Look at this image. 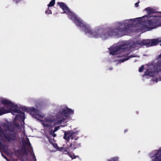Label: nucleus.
<instances>
[{
  "instance_id": "f257e3e1",
  "label": "nucleus",
  "mask_w": 161,
  "mask_h": 161,
  "mask_svg": "<svg viewBox=\"0 0 161 161\" xmlns=\"http://www.w3.org/2000/svg\"><path fill=\"white\" fill-rule=\"evenodd\" d=\"M77 26L84 29L85 33L90 34L92 37L96 38L101 37L103 39H106L109 36H119L121 37L127 35L131 31L132 25L127 24L124 27H118L114 29H110L106 32H101L99 30L92 31L90 27L88 25L86 24L82 20Z\"/></svg>"
},
{
  "instance_id": "f03ea898",
  "label": "nucleus",
  "mask_w": 161,
  "mask_h": 161,
  "mask_svg": "<svg viewBox=\"0 0 161 161\" xmlns=\"http://www.w3.org/2000/svg\"><path fill=\"white\" fill-rule=\"evenodd\" d=\"M129 44L126 43H124L121 44L119 45V46H117L114 47L110 50V53L112 55H116L122 52L123 54H121V57H124L125 58L123 59L120 60V61L121 62H123L125 61L128 60L130 58H133L134 57L133 55H130L129 56H128L129 53H126L125 52L131 48L130 47Z\"/></svg>"
},
{
  "instance_id": "7ed1b4c3",
  "label": "nucleus",
  "mask_w": 161,
  "mask_h": 161,
  "mask_svg": "<svg viewBox=\"0 0 161 161\" xmlns=\"http://www.w3.org/2000/svg\"><path fill=\"white\" fill-rule=\"evenodd\" d=\"M161 41L158 39L143 40L142 41L137 40L133 42L130 47L132 48L137 47L138 49L140 47L146 46L147 47L156 45L158 42H161Z\"/></svg>"
},
{
  "instance_id": "20e7f679",
  "label": "nucleus",
  "mask_w": 161,
  "mask_h": 161,
  "mask_svg": "<svg viewBox=\"0 0 161 161\" xmlns=\"http://www.w3.org/2000/svg\"><path fill=\"white\" fill-rule=\"evenodd\" d=\"M57 4L63 10V12L62 13H66L68 17L73 21L77 26L81 22L82 20L80 18L77 17L74 13L71 12L64 3L59 2L57 3Z\"/></svg>"
},
{
  "instance_id": "39448f33",
  "label": "nucleus",
  "mask_w": 161,
  "mask_h": 161,
  "mask_svg": "<svg viewBox=\"0 0 161 161\" xmlns=\"http://www.w3.org/2000/svg\"><path fill=\"white\" fill-rule=\"evenodd\" d=\"M152 19L145 21L146 27L149 30H152L157 27L161 26V16H152Z\"/></svg>"
},
{
  "instance_id": "423d86ee",
  "label": "nucleus",
  "mask_w": 161,
  "mask_h": 161,
  "mask_svg": "<svg viewBox=\"0 0 161 161\" xmlns=\"http://www.w3.org/2000/svg\"><path fill=\"white\" fill-rule=\"evenodd\" d=\"M69 114H73L74 111L68 108L63 109L61 111H60L57 114V118L59 120V122L61 123L64 122L66 119L70 118Z\"/></svg>"
},
{
  "instance_id": "0eeeda50",
  "label": "nucleus",
  "mask_w": 161,
  "mask_h": 161,
  "mask_svg": "<svg viewBox=\"0 0 161 161\" xmlns=\"http://www.w3.org/2000/svg\"><path fill=\"white\" fill-rule=\"evenodd\" d=\"M1 102L7 109L3 107L0 108V115L10 112L12 108H14L15 107H17L16 105H14L10 101L7 99L3 100Z\"/></svg>"
},
{
  "instance_id": "6e6552de",
  "label": "nucleus",
  "mask_w": 161,
  "mask_h": 161,
  "mask_svg": "<svg viewBox=\"0 0 161 161\" xmlns=\"http://www.w3.org/2000/svg\"><path fill=\"white\" fill-rule=\"evenodd\" d=\"M20 108L23 111L30 113L32 116L35 118H37L39 116L38 114V110L34 108H30L22 106Z\"/></svg>"
},
{
  "instance_id": "1a4fd4ad",
  "label": "nucleus",
  "mask_w": 161,
  "mask_h": 161,
  "mask_svg": "<svg viewBox=\"0 0 161 161\" xmlns=\"http://www.w3.org/2000/svg\"><path fill=\"white\" fill-rule=\"evenodd\" d=\"M14 130V129H12L9 131L11 133L6 134V135H4V137L8 141H14L16 139L17 133L15 132Z\"/></svg>"
},
{
  "instance_id": "9d476101",
  "label": "nucleus",
  "mask_w": 161,
  "mask_h": 161,
  "mask_svg": "<svg viewBox=\"0 0 161 161\" xmlns=\"http://www.w3.org/2000/svg\"><path fill=\"white\" fill-rule=\"evenodd\" d=\"M145 10L147 11L148 14L147 15H144L142 17L136 18L134 19H129L127 20V21H134L135 19H137L138 21L139 20V19L142 18H150L151 17V16H150V14L152 13H155V10L152 9L150 7H147L145 9Z\"/></svg>"
},
{
  "instance_id": "9b49d317",
  "label": "nucleus",
  "mask_w": 161,
  "mask_h": 161,
  "mask_svg": "<svg viewBox=\"0 0 161 161\" xmlns=\"http://www.w3.org/2000/svg\"><path fill=\"white\" fill-rule=\"evenodd\" d=\"M81 143L77 140H74L72 142L68 147L71 148L74 150L76 148H79L81 147Z\"/></svg>"
},
{
  "instance_id": "f8f14e48",
  "label": "nucleus",
  "mask_w": 161,
  "mask_h": 161,
  "mask_svg": "<svg viewBox=\"0 0 161 161\" xmlns=\"http://www.w3.org/2000/svg\"><path fill=\"white\" fill-rule=\"evenodd\" d=\"M11 110H13L15 113L19 114L20 115H17L16 117L18 118H19L21 120L23 121H24L25 119V114L23 112L21 111L20 110L19 108H15L13 110L12 108Z\"/></svg>"
},
{
  "instance_id": "ddd939ff",
  "label": "nucleus",
  "mask_w": 161,
  "mask_h": 161,
  "mask_svg": "<svg viewBox=\"0 0 161 161\" xmlns=\"http://www.w3.org/2000/svg\"><path fill=\"white\" fill-rule=\"evenodd\" d=\"M153 157L154 158L152 161H161V148L154 155Z\"/></svg>"
},
{
  "instance_id": "4468645a",
  "label": "nucleus",
  "mask_w": 161,
  "mask_h": 161,
  "mask_svg": "<svg viewBox=\"0 0 161 161\" xmlns=\"http://www.w3.org/2000/svg\"><path fill=\"white\" fill-rule=\"evenodd\" d=\"M72 135L71 130H68L66 132H65L63 138L67 142H69L70 138H71Z\"/></svg>"
},
{
  "instance_id": "2eb2a0df",
  "label": "nucleus",
  "mask_w": 161,
  "mask_h": 161,
  "mask_svg": "<svg viewBox=\"0 0 161 161\" xmlns=\"http://www.w3.org/2000/svg\"><path fill=\"white\" fill-rule=\"evenodd\" d=\"M4 128L5 131H10L12 129H14V128L12 126L11 124H5L4 125Z\"/></svg>"
},
{
  "instance_id": "dca6fc26",
  "label": "nucleus",
  "mask_w": 161,
  "mask_h": 161,
  "mask_svg": "<svg viewBox=\"0 0 161 161\" xmlns=\"http://www.w3.org/2000/svg\"><path fill=\"white\" fill-rule=\"evenodd\" d=\"M78 132V131L73 132V131L71 130V133H72L71 139H73L74 140H77L79 138L77 136Z\"/></svg>"
},
{
  "instance_id": "f3484780",
  "label": "nucleus",
  "mask_w": 161,
  "mask_h": 161,
  "mask_svg": "<svg viewBox=\"0 0 161 161\" xmlns=\"http://www.w3.org/2000/svg\"><path fill=\"white\" fill-rule=\"evenodd\" d=\"M15 152V156L17 157H18L20 156H21L22 155V151L20 150L19 149L15 150L14 151Z\"/></svg>"
},
{
  "instance_id": "a211bd4d",
  "label": "nucleus",
  "mask_w": 161,
  "mask_h": 161,
  "mask_svg": "<svg viewBox=\"0 0 161 161\" xmlns=\"http://www.w3.org/2000/svg\"><path fill=\"white\" fill-rule=\"evenodd\" d=\"M119 158L118 157H114L107 160V161H118Z\"/></svg>"
},
{
  "instance_id": "6ab92c4d",
  "label": "nucleus",
  "mask_w": 161,
  "mask_h": 161,
  "mask_svg": "<svg viewBox=\"0 0 161 161\" xmlns=\"http://www.w3.org/2000/svg\"><path fill=\"white\" fill-rule=\"evenodd\" d=\"M55 3V0H51L48 4L47 6L49 7H52L53 6Z\"/></svg>"
},
{
  "instance_id": "aec40b11",
  "label": "nucleus",
  "mask_w": 161,
  "mask_h": 161,
  "mask_svg": "<svg viewBox=\"0 0 161 161\" xmlns=\"http://www.w3.org/2000/svg\"><path fill=\"white\" fill-rule=\"evenodd\" d=\"M31 147L32 148V151L33 152L32 147ZM30 153H31V155L32 156V159H34L35 160V161H36V157L33 152H32H32H30Z\"/></svg>"
},
{
  "instance_id": "412c9836",
  "label": "nucleus",
  "mask_w": 161,
  "mask_h": 161,
  "mask_svg": "<svg viewBox=\"0 0 161 161\" xmlns=\"http://www.w3.org/2000/svg\"><path fill=\"white\" fill-rule=\"evenodd\" d=\"M68 153L69 156L72 158V159H75L77 157H79V156L78 155L76 156L75 155H72L70 153Z\"/></svg>"
},
{
  "instance_id": "4be33fe9",
  "label": "nucleus",
  "mask_w": 161,
  "mask_h": 161,
  "mask_svg": "<svg viewBox=\"0 0 161 161\" xmlns=\"http://www.w3.org/2000/svg\"><path fill=\"white\" fill-rule=\"evenodd\" d=\"M22 149L24 151V153H25V154H27V149L26 148L25 146H23L22 147Z\"/></svg>"
},
{
  "instance_id": "5701e85b",
  "label": "nucleus",
  "mask_w": 161,
  "mask_h": 161,
  "mask_svg": "<svg viewBox=\"0 0 161 161\" xmlns=\"http://www.w3.org/2000/svg\"><path fill=\"white\" fill-rule=\"evenodd\" d=\"M25 144L27 146L31 147V144L29 141V140L28 139V140L27 142H25Z\"/></svg>"
},
{
  "instance_id": "b1692460",
  "label": "nucleus",
  "mask_w": 161,
  "mask_h": 161,
  "mask_svg": "<svg viewBox=\"0 0 161 161\" xmlns=\"http://www.w3.org/2000/svg\"><path fill=\"white\" fill-rule=\"evenodd\" d=\"M45 13L47 14H52L51 11L50 10L49 8H48V9L45 11Z\"/></svg>"
},
{
  "instance_id": "393cba45",
  "label": "nucleus",
  "mask_w": 161,
  "mask_h": 161,
  "mask_svg": "<svg viewBox=\"0 0 161 161\" xmlns=\"http://www.w3.org/2000/svg\"><path fill=\"white\" fill-rule=\"evenodd\" d=\"M144 68V66L143 65H142L139 69V71L140 72H142Z\"/></svg>"
},
{
  "instance_id": "a878e982",
  "label": "nucleus",
  "mask_w": 161,
  "mask_h": 161,
  "mask_svg": "<svg viewBox=\"0 0 161 161\" xmlns=\"http://www.w3.org/2000/svg\"><path fill=\"white\" fill-rule=\"evenodd\" d=\"M45 121L47 122H52L53 120L49 118H47L45 119Z\"/></svg>"
},
{
  "instance_id": "bb28decb",
  "label": "nucleus",
  "mask_w": 161,
  "mask_h": 161,
  "mask_svg": "<svg viewBox=\"0 0 161 161\" xmlns=\"http://www.w3.org/2000/svg\"><path fill=\"white\" fill-rule=\"evenodd\" d=\"M60 129V126H58L57 127H56L54 129V131L56 132Z\"/></svg>"
},
{
  "instance_id": "cd10ccee",
  "label": "nucleus",
  "mask_w": 161,
  "mask_h": 161,
  "mask_svg": "<svg viewBox=\"0 0 161 161\" xmlns=\"http://www.w3.org/2000/svg\"><path fill=\"white\" fill-rule=\"evenodd\" d=\"M55 132L54 131V130H51L49 132V134L50 135H52L54 134Z\"/></svg>"
},
{
  "instance_id": "c85d7f7f",
  "label": "nucleus",
  "mask_w": 161,
  "mask_h": 161,
  "mask_svg": "<svg viewBox=\"0 0 161 161\" xmlns=\"http://www.w3.org/2000/svg\"><path fill=\"white\" fill-rule=\"evenodd\" d=\"M58 150L60 151H63V149H64L63 147H58Z\"/></svg>"
},
{
  "instance_id": "c756f323",
  "label": "nucleus",
  "mask_w": 161,
  "mask_h": 161,
  "mask_svg": "<svg viewBox=\"0 0 161 161\" xmlns=\"http://www.w3.org/2000/svg\"><path fill=\"white\" fill-rule=\"evenodd\" d=\"M53 146L55 148H57L58 147L57 144L56 143L53 144Z\"/></svg>"
},
{
  "instance_id": "7c9ffc66",
  "label": "nucleus",
  "mask_w": 161,
  "mask_h": 161,
  "mask_svg": "<svg viewBox=\"0 0 161 161\" xmlns=\"http://www.w3.org/2000/svg\"><path fill=\"white\" fill-rule=\"evenodd\" d=\"M63 152H66L68 153L67 151V148L66 147H64L63 150Z\"/></svg>"
},
{
  "instance_id": "2f4dec72",
  "label": "nucleus",
  "mask_w": 161,
  "mask_h": 161,
  "mask_svg": "<svg viewBox=\"0 0 161 161\" xmlns=\"http://www.w3.org/2000/svg\"><path fill=\"white\" fill-rule=\"evenodd\" d=\"M140 3V2H137L135 4V6L136 7H138L139 6V3Z\"/></svg>"
},
{
  "instance_id": "473e14b6",
  "label": "nucleus",
  "mask_w": 161,
  "mask_h": 161,
  "mask_svg": "<svg viewBox=\"0 0 161 161\" xmlns=\"http://www.w3.org/2000/svg\"><path fill=\"white\" fill-rule=\"evenodd\" d=\"M43 125L44 126H46L47 127H48L49 126V125L47 124L46 123H43Z\"/></svg>"
},
{
  "instance_id": "72a5a7b5",
  "label": "nucleus",
  "mask_w": 161,
  "mask_h": 161,
  "mask_svg": "<svg viewBox=\"0 0 161 161\" xmlns=\"http://www.w3.org/2000/svg\"><path fill=\"white\" fill-rule=\"evenodd\" d=\"M3 156L4 157V158H5L6 159H7V157L5 156L4 155H3V154H2Z\"/></svg>"
},
{
  "instance_id": "f704fd0d",
  "label": "nucleus",
  "mask_w": 161,
  "mask_h": 161,
  "mask_svg": "<svg viewBox=\"0 0 161 161\" xmlns=\"http://www.w3.org/2000/svg\"><path fill=\"white\" fill-rule=\"evenodd\" d=\"M15 125V126L16 127H19V124H16Z\"/></svg>"
},
{
  "instance_id": "c9c22d12",
  "label": "nucleus",
  "mask_w": 161,
  "mask_h": 161,
  "mask_svg": "<svg viewBox=\"0 0 161 161\" xmlns=\"http://www.w3.org/2000/svg\"><path fill=\"white\" fill-rule=\"evenodd\" d=\"M52 136H53L54 137H55L56 136V134H54H54H53Z\"/></svg>"
},
{
  "instance_id": "e433bc0d",
  "label": "nucleus",
  "mask_w": 161,
  "mask_h": 161,
  "mask_svg": "<svg viewBox=\"0 0 161 161\" xmlns=\"http://www.w3.org/2000/svg\"><path fill=\"white\" fill-rule=\"evenodd\" d=\"M128 131V130L127 129L125 130L124 131V133L127 132Z\"/></svg>"
},
{
  "instance_id": "4c0bfd02",
  "label": "nucleus",
  "mask_w": 161,
  "mask_h": 161,
  "mask_svg": "<svg viewBox=\"0 0 161 161\" xmlns=\"http://www.w3.org/2000/svg\"><path fill=\"white\" fill-rule=\"evenodd\" d=\"M159 80H161V77H159Z\"/></svg>"
},
{
  "instance_id": "58836bf2",
  "label": "nucleus",
  "mask_w": 161,
  "mask_h": 161,
  "mask_svg": "<svg viewBox=\"0 0 161 161\" xmlns=\"http://www.w3.org/2000/svg\"><path fill=\"white\" fill-rule=\"evenodd\" d=\"M60 126H62V127H64L65 126V125H61Z\"/></svg>"
},
{
  "instance_id": "ea45409f",
  "label": "nucleus",
  "mask_w": 161,
  "mask_h": 161,
  "mask_svg": "<svg viewBox=\"0 0 161 161\" xmlns=\"http://www.w3.org/2000/svg\"><path fill=\"white\" fill-rule=\"evenodd\" d=\"M159 13H161V12H160Z\"/></svg>"
},
{
  "instance_id": "a19ab883",
  "label": "nucleus",
  "mask_w": 161,
  "mask_h": 161,
  "mask_svg": "<svg viewBox=\"0 0 161 161\" xmlns=\"http://www.w3.org/2000/svg\"><path fill=\"white\" fill-rule=\"evenodd\" d=\"M160 45L161 46V43L160 44Z\"/></svg>"
}]
</instances>
